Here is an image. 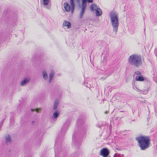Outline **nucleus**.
I'll use <instances>...</instances> for the list:
<instances>
[{
  "label": "nucleus",
  "mask_w": 157,
  "mask_h": 157,
  "mask_svg": "<svg viewBox=\"0 0 157 157\" xmlns=\"http://www.w3.org/2000/svg\"><path fill=\"white\" fill-rule=\"evenodd\" d=\"M83 1H85V2L86 4V2H87L88 3H92L93 2V0H82V2H83Z\"/></svg>",
  "instance_id": "obj_22"
},
{
  "label": "nucleus",
  "mask_w": 157,
  "mask_h": 157,
  "mask_svg": "<svg viewBox=\"0 0 157 157\" xmlns=\"http://www.w3.org/2000/svg\"><path fill=\"white\" fill-rule=\"evenodd\" d=\"M82 155L81 151L80 150H79L78 151L72 153L71 155V157H78L82 156Z\"/></svg>",
  "instance_id": "obj_11"
},
{
  "label": "nucleus",
  "mask_w": 157,
  "mask_h": 157,
  "mask_svg": "<svg viewBox=\"0 0 157 157\" xmlns=\"http://www.w3.org/2000/svg\"><path fill=\"white\" fill-rule=\"evenodd\" d=\"M43 5L45 6L44 7H46L47 9H49L51 7L50 4L49 3L50 2V0H43Z\"/></svg>",
  "instance_id": "obj_10"
},
{
  "label": "nucleus",
  "mask_w": 157,
  "mask_h": 157,
  "mask_svg": "<svg viewBox=\"0 0 157 157\" xmlns=\"http://www.w3.org/2000/svg\"><path fill=\"white\" fill-rule=\"evenodd\" d=\"M107 112H105V113H107Z\"/></svg>",
  "instance_id": "obj_32"
},
{
  "label": "nucleus",
  "mask_w": 157,
  "mask_h": 157,
  "mask_svg": "<svg viewBox=\"0 0 157 157\" xmlns=\"http://www.w3.org/2000/svg\"><path fill=\"white\" fill-rule=\"evenodd\" d=\"M141 74V72H140L139 71H137L135 72V74H136V75H140Z\"/></svg>",
  "instance_id": "obj_23"
},
{
  "label": "nucleus",
  "mask_w": 157,
  "mask_h": 157,
  "mask_svg": "<svg viewBox=\"0 0 157 157\" xmlns=\"http://www.w3.org/2000/svg\"><path fill=\"white\" fill-rule=\"evenodd\" d=\"M31 110L32 112H33V111H34L35 110H34V109H31Z\"/></svg>",
  "instance_id": "obj_28"
},
{
  "label": "nucleus",
  "mask_w": 157,
  "mask_h": 157,
  "mask_svg": "<svg viewBox=\"0 0 157 157\" xmlns=\"http://www.w3.org/2000/svg\"><path fill=\"white\" fill-rule=\"evenodd\" d=\"M70 2L71 6L67 3H65L64 4V7L67 11L68 12L71 11L72 13L75 8L74 0H70Z\"/></svg>",
  "instance_id": "obj_6"
},
{
  "label": "nucleus",
  "mask_w": 157,
  "mask_h": 157,
  "mask_svg": "<svg viewBox=\"0 0 157 157\" xmlns=\"http://www.w3.org/2000/svg\"><path fill=\"white\" fill-rule=\"evenodd\" d=\"M79 126L80 132L79 135L82 136L86 134L87 127L86 124L83 121L80 123Z\"/></svg>",
  "instance_id": "obj_5"
},
{
  "label": "nucleus",
  "mask_w": 157,
  "mask_h": 157,
  "mask_svg": "<svg viewBox=\"0 0 157 157\" xmlns=\"http://www.w3.org/2000/svg\"><path fill=\"white\" fill-rule=\"evenodd\" d=\"M96 10V15L98 16H100L101 14V11L100 9L98 8Z\"/></svg>",
  "instance_id": "obj_20"
},
{
  "label": "nucleus",
  "mask_w": 157,
  "mask_h": 157,
  "mask_svg": "<svg viewBox=\"0 0 157 157\" xmlns=\"http://www.w3.org/2000/svg\"><path fill=\"white\" fill-rule=\"evenodd\" d=\"M63 26L66 27L67 28L69 29L71 27V23L67 21H64L63 22Z\"/></svg>",
  "instance_id": "obj_15"
},
{
  "label": "nucleus",
  "mask_w": 157,
  "mask_h": 157,
  "mask_svg": "<svg viewBox=\"0 0 157 157\" xmlns=\"http://www.w3.org/2000/svg\"><path fill=\"white\" fill-rule=\"evenodd\" d=\"M78 138H77V140H78Z\"/></svg>",
  "instance_id": "obj_33"
},
{
  "label": "nucleus",
  "mask_w": 157,
  "mask_h": 157,
  "mask_svg": "<svg viewBox=\"0 0 157 157\" xmlns=\"http://www.w3.org/2000/svg\"><path fill=\"white\" fill-rule=\"evenodd\" d=\"M39 110H40V109H37L36 110V112L37 113H39L40 112L39 111Z\"/></svg>",
  "instance_id": "obj_25"
},
{
  "label": "nucleus",
  "mask_w": 157,
  "mask_h": 157,
  "mask_svg": "<svg viewBox=\"0 0 157 157\" xmlns=\"http://www.w3.org/2000/svg\"><path fill=\"white\" fill-rule=\"evenodd\" d=\"M109 153L108 149L107 148H104L101 150L100 155L103 157H107Z\"/></svg>",
  "instance_id": "obj_9"
},
{
  "label": "nucleus",
  "mask_w": 157,
  "mask_h": 157,
  "mask_svg": "<svg viewBox=\"0 0 157 157\" xmlns=\"http://www.w3.org/2000/svg\"><path fill=\"white\" fill-rule=\"evenodd\" d=\"M76 137L75 136V134H74L72 137L73 141H75V140H76Z\"/></svg>",
  "instance_id": "obj_24"
},
{
  "label": "nucleus",
  "mask_w": 157,
  "mask_h": 157,
  "mask_svg": "<svg viewBox=\"0 0 157 157\" xmlns=\"http://www.w3.org/2000/svg\"><path fill=\"white\" fill-rule=\"evenodd\" d=\"M30 80V78H25L21 82V85L23 86L26 83L29 82Z\"/></svg>",
  "instance_id": "obj_14"
},
{
  "label": "nucleus",
  "mask_w": 157,
  "mask_h": 157,
  "mask_svg": "<svg viewBox=\"0 0 157 157\" xmlns=\"http://www.w3.org/2000/svg\"><path fill=\"white\" fill-rule=\"evenodd\" d=\"M54 76V74L53 72H52L49 75V78L48 81V82L49 83H50L52 82L53 78Z\"/></svg>",
  "instance_id": "obj_16"
},
{
  "label": "nucleus",
  "mask_w": 157,
  "mask_h": 157,
  "mask_svg": "<svg viewBox=\"0 0 157 157\" xmlns=\"http://www.w3.org/2000/svg\"><path fill=\"white\" fill-rule=\"evenodd\" d=\"M111 22L113 27V31L116 35L119 26L118 18L117 13L112 12L110 15Z\"/></svg>",
  "instance_id": "obj_3"
},
{
  "label": "nucleus",
  "mask_w": 157,
  "mask_h": 157,
  "mask_svg": "<svg viewBox=\"0 0 157 157\" xmlns=\"http://www.w3.org/2000/svg\"><path fill=\"white\" fill-rule=\"evenodd\" d=\"M77 122H79V120H78V121H77Z\"/></svg>",
  "instance_id": "obj_31"
},
{
  "label": "nucleus",
  "mask_w": 157,
  "mask_h": 157,
  "mask_svg": "<svg viewBox=\"0 0 157 157\" xmlns=\"http://www.w3.org/2000/svg\"><path fill=\"white\" fill-rule=\"evenodd\" d=\"M136 79L137 81H142L144 80V79L142 75L137 76L136 77Z\"/></svg>",
  "instance_id": "obj_19"
},
{
  "label": "nucleus",
  "mask_w": 157,
  "mask_h": 157,
  "mask_svg": "<svg viewBox=\"0 0 157 157\" xmlns=\"http://www.w3.org/2000/svg\"><path fill=\"white\" fill-rule=\"evenodd\" d=\"M81 145V141H80L78 143V146Z\"/></svg>",
  "instance_id": "obj_27"
},
{
  "label": "nucleus",
  "mask_w": 157,
  "mask_h": 157,
  "mask_svg": "<svg viewBox=\"0 0 157 157\" xmlns=\"http://www.w3.org/2000/svg\"><path fill=\"white\" fill-rule=\"evenodd\" d=\"M59 101L58 100H56L54 102V106L53 108V109L54 110H56V109L57 106L59 104Z\"/></svg>",
  "instance_id": "obj_18"
},
{
  "label": "nucleus",
  "mask_w": 157,
  "mask_h": 157,
  "mask_svg": "<svg viewBox=\"0 0 157 157\" xmlns=\"http://www.w3.org/2000/svg\"><path fill=\"white\" fill-rule=\"evenodd\" d=\"M60 113L59 111H56L53 114L52 118L54 121H56L57 118L59 114Z\"/></svg>",
  "instance_id": "obj_13"
},
{
  "label": "nucleus",
  "mask_w": 157,
  "mask_h": 157,
  "mask_svg": "<svg viewBox=\"0 0 157 157\" xmlns=\"http://www.w3.org/2000/svg\"><path fill=\"white\" fill-rule=\"evenodd\" d=\"M55 157H66V152L64 148L62 149L61 146L59 145L55 149Z\"/></svg>",
  "instance_id": "obj_4"
},
{
  "label": "nucleus",
  "mask_w": 157,
  "mask_h": 157,
  "mask_svg": "<svg viewBox=\"0 0 157 157\" xmlns=\"http://www.w3.org/2000/svg\"><path fill=\"white\" fill-rule=\"evenodd\" d=\"M71 118H68L64 123L63 126L61 128V131L62 134L64 136L68 128L70 123L71 122Z\"/></svg>",
  "instance_id": "obj_7"
},
{
  "label": "nucleus",
  "mask_w": 157,
  "mask_h": 157,
  "mask_svg": "<svg viewBox=\"0 0 157 157\" xmlns=\"http://www.w3.org/2000/svg\"><path fill=\"white\" fill-rule=\"evenodd\" d=\"M137 90H138V91H140V90L139 89H138L137 88Z\"/></svg>",
  "instance_id": "obj_30"
},
{
  "label": "nucleus",
  "mask_w": 157,
  "mask_h": 157,
  "mask_svg": "<svg viewBox=\"0 0 157 157\" xmlns=\"http://www.w3.org/2000/svg\"><path fill=\"white\" fill-rule=\"evenodd\" d=\"M12 140L10 136L8 134L6 137V142L7 145H9L12 143Z\"/></svg>",
  "instance_id": "obj_12"
},
{
  "label": "nucleus",
  "mask_w": 157,
  "mask_h": 157,
  "mask_svg": "<svg viewBox=\"0 0 157 157\" xmlns=\"http://www.w3.org/2000/svg\"><path fill=\"white\" fill-rule=\"evenodd\" d=\"M90 8L91 10L94 11L96 10L98 8V7L95 4L93 3L91 4Z\"/></svg>",
  "instance_id": "obj_17"
},
{
  "label": "nucleus",
  "mask_w": 157,
  "mask_h": 157,
  "mask_svg": "<svg viewBox=\"0 0 157 157\" xmlns=\"http://www.w3.org/2000/svg\"><path fill=\"white\" fill-rule=\"evenodd\" d=\"M141 150H144L150 146V140L148 136H140L136 138Z\"/></svg>",
  "instance_id": "obj_1"
},
{
  "label": "nucleus",
  "mask_w": 157,
  "mask_h": 157,
  "mask_svg": "<svg viewBox=\"0 0 157 157\" xmlns=\"http://www.w3.org/2000/svg\"><path fill=\"white\" fill-rule=\"evenodd\" d=\"M128 62L132 65L139 68L142 65V62L140 56L133 54L130 56L128 58Z\"/></svg>",
  "instance_id": "obj_2"
},
{
  "label": "nucleus",
  "mask_w": 157,
  "mask_h": 157,
  "mask_svg": "<svg viewBox=\"0 0 157 157\" xmlns=\"http://www.w3.org/2000/svg\"><path fill=\"white\" fill-rule=\"evenodd\" d=\"M85 1H83V2H82L81 9L80 11L79 15V19H81L82 18L83 14L85 12V10L86 7V4H85Z\"/></svg>",
  "instance_id": "obj_8"
},
{
  "label": "nucleus",
  "mask_w": 157,
  "mask_h": 157,
  "mask_svg": "<svg viewBox=\"0 0 157 157\" xmlns=\"http://www.w3.org/2000/svg\"><path fill=\"white\" fill-rule=\"evenodd\" d=\"M42 75L43 78L45 80H47L48 78V76L46 72L45 71H43L42 72Z\"/></svg>",
  "instance_id": "obj_21"
},
{
  "label": "nucleus",
  "mask_w": 157,
  "mask_h": 157,
  "mask_svg": "<svg viewBox=\"0 0 157 157\" xmlns=\"http://www.w3.org/2000/svg\"><path fill=\"white\" fill-rule=\"evenodd\" d=\"M31 124L32 125H34L35 124V123H34V121H32Z\"/></svg>",
  "instance_id": "obj_26"
},
{
  "label": "nucleus",
  "mask_w": 157,
  "mask_h": 157,
  "mask_svg": "<svg viewBox=\"0 0 157 157\" xmlns=\"http://www.w3.org/2000/svg\"><path fill=\"white\" fill-rule=\"evenodd\" d=\"M57 143H58V142H56V141H55L56 144Z\"/></svg>",
  "instance_id": "obj_29"
}]
</instances>
